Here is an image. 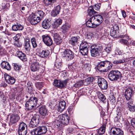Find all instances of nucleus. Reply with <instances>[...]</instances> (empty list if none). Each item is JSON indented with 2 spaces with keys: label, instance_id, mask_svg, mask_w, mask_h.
I'll use <instances>...</instances> for the list:
<instances>
[{
  "label": "nucleus",
  "instance_id": "obj_37",
  "mask_svg": "<svg viewBox=\"0 0 135 135\" xmlns=\"http://www.w3.org/2000/svg\"><path fill=\"white\" fill-rule=\"evenodd\" d=\"M84 80H81L78 81L75 84L74 86L76 88H79L83 84V82Z\"/></svg>",
  "mask_w": 135,
  "mask_h": 135
},
{
  "label": "nucleus",
  "instance_id": "obj_7",
  "mask_svg": "<svg viewBox=\"0 0 135 135\" xmlns=\"http://www.w3.org/2000/svg\"><path fill=\"white\" fill-rule=\"evenodd\" d=\"M18 133L19 135H26L27 133V125L25 123L22 122L20 124Z\"/></svg>",
  "mask_w": 135,
  "mask_h": 135
},
{
  "label": "nucleus",
  "instance_id": "obj_29",
  "mask_svg": "<svg viewBox=\"0 0 135 135\" xmlns=\"http://www.w3.org/2000/svg\"><path fill=\"white\" fill-rule=\"evenodd\" d=\"M79 37V36L73 37L69 41V42L73 46L76 45L77 44L78 41Z\"/></svg>",
  "mask_w": 135,
  "mask_h": 135
},
{
  "label": "nucleus",
  "instance_id": "obj_41",
  "mask_svg": "<svg viewBox=\"0 0 135 135\" xmlns=\"http://www.w3.org/2000/svg\"><path fill=\"white\" fill-rule=\"evenodd\" d=\"M54 2L51 0H44V4L46 6L52 4Z\"/></svg>",
  "mask_w": 135,
  "mask_h": 135
},
{
  "label": "nucleus",
  "instance_id": "obj_32",
  "mask_svg": "<svg viewBox=\"0 0 135 135\" xmlns=\"http://www.w3.org/2000/svg\"><path fill=\"white\" fill-rule=\"evenodd\" d=\"M96 13L97 12L94 11L92 6H90L87 10L88 15L90 16H91Z\"/></svg>",
  "mask_w": 135,
  "mask_h": 135
},
{
  "label": "nucleus",
  "instance_id": "obj_18",
  "mask_svg": "<svg viewBox=\"0 0 135 135\" xmlns=\"http://www.w3.org/2000/svg\"><path fill=\"white\" fill-rule=\"evenodd\" d=\"M20 118L17 114H13L10 116L9 119L11 124H14L18 121Z\"/></svg>",
  "mask_w": 135,
  "mask_h": 135
},
{
  "label": "nucleus",
  "instance_id": "obj_47",
  "mask_svg": "<svg viewBox=\"0 0 135 135\" xmlns=\"http://www.w3.org/2000/svg\"><path fill=\"white\" fill-rule=\"evenodd\" d=\"M44 85V83L42 82H38L36 84V86L37 88L40 89Z\"/></svg>",
  "mask_w": 135,
  "mask_h": 135
},
{
  "label": "nucleus",
  "instance_id": "obj_12",
  "mask_svg": "<svg viewBox=\"0 0 135 135\" xmlns=\"http://www.w3.org/2000/svg\"><path fill=\"white\" fill-rule=\"evenodd\" d=\"M44 43L47 46H50L53 43V41L51 37L47 35H42V36Z\"/></svg>",
  "mask_w": 135,
  "mask_h": 135
},
{
  "label": "nucleus",
  "instance_id": "obj_25",
  "mask_svg": "<svg viewBox=\"0 0 135 135\" xmlns=\"http://www.w3.org/2000/svg\"><path fill=\"white\" fill-rule=\"evenodd\" d=\"M49 54V52L47 50H43L40 53H37V54L42 58L46 57Z\"/></svg>",
  "mask_w": 135,
  "mask_h": 135
},
{
  "label": "nucleus",
  "instance_id": "obj_48",
  "mask_svg": "<svg viewBox=\"0 0 135 135\" xmlns=\"http://www.w3.org/2000/svg\"><path fill=\"white\" fill-rule=\"evenodd\" d=\"M80 47H89V44L86 42L83 41L81 44Z\"/></svg>",
  "mask_w": 135,
  "mask_h": 135
},
{
  "label": "nucleus",
  "instance_id": "obj_53",
  "mask_svg": "<svg viewBox=\"0 0 135 135\" xmlns=\"http://www.w3.org/2000/svg\"><path fill=\"white\" fill-rule=\"evenodd\" d=\"M54 10L57 12V13H59L60 10V7L59 5L55 7Z\"/></svg>",
  "mask_w": 135,
  "mask_h": 135
},
{
  "label": "nucleus",
  "instance_id": "obj_49",
  "mask_svg": "<svg viewBox=\"0 0 135 135\" xmlns=\"http://www.w3.org/2000/svg\"><path fill=\"white\" fill-rule=\"evenodd\" d=\"M110 36L113 38L117 37V35L116 31H111L110 32Z\"/></svg>",
  "mask_w": 135,
  "mask_h": 135
},
{
  "label": "nucleus",
  "instance_id": "obj_36",
  "mask_svg": "<svg viewBox=\"0 0 135 135\" xmlns=\"http://www.w3.org/2000/svg\"><path fill=\"white\" fill-rule=\"evenodd\" d=\"M99 98L103 102H104L106 99V98L104 95L101 93L99 92L98 94Z\"/></svg>",
  "mask_w": 135,
  "mask_h": 135
},
{
  "label": "nucleus",
  "instance_id": "obj_51",
  "mask_svg": "<svg viewBox=\"0 0 135 135\" xmlns=\"http://www.w3.org/2000/svg\"><path fill=\"white\" fill-rule=\"evenodd\" d=\"M54 40L57 45L60 44L62 42L61 37L59 38L58 39H57L55 40Z\"/></svg>",
  "mask_w": 135,
  "mask_h": 135
},
{
  "label": "nucleus",
  "instance_id": "obj_60",
  "mask_svg": "<svg viewBox=\"0 0 135 135\" xmlns=\"http://www.w3.org/2000/svg\"><path fill=\"white\" fill-rule=\"evenodd\" d=\"M131 124L133 127L135 126V118H133L131 120Z\"/></svg>",
  "mask_w": 135,
  "mask_h": 135
},
{
  "label": "nucleus",
  "instance_id": "obj_63",
  "mask_svg": "<svg viewBox=\"0 0 135 135\" xmlns=\"http://www.w3.org/2000/svg\"><path fill=\"white\" fill-rule=\"evenodd\" d=\"M19 35V34H17L13 37V39L15 40V41H19V38L18 37V36Z\"/></svg>",
  "mask_w": 135,
  "mask_h": 135
},
{
  "label": "nucleus",
  "instance_id": "obj_9",
  "mask_svg": "<svg viewBox=\"0 0 135 135\" xmlns=\"http://www.w3.org/2000/svg\"><path fill=\"white\" fill-rule=\"evenodd\" d=\"M98 83L100 87L103 89H106L108 87V84L104 78H100L98 79Z\"/></svg>",
  "mask_w": 135,
  "mask_h": 135
},
{
  "label": "nucleus",
  "instance_id": "obj_44",
  "mask_svg": "<svg viewBox=\"0 0 135 135\" xmlns=\"http://www.w3.org/2000/svg\"><path fill=\"white\" fill-rule=\"evenodd\" d=\"M31 42L33 47H36L37 46V44L36 42V39L34 37H33L31 39Z\"/></svg>",
  "mask_w": 135,
  "mask_h": 135
},
{
  "label": "nucleus",
  "instance_id": "obj_56",
  "mask_svg": "<svg viewBox=\"0 0 135 135\" xmlns=\"http://www.w3.org/2000/svg\"><path fill=\"white\" fill-rule=\"evenodd\" d=\"M14 45L18 47H20L22 45L19 42V41H14Z\"/></svg>",
  "mask_w": 135,
  "mask_h": 135
},
{
  "label": "nucleus",
  "instance_id": "obj_5",
  "mask_svg": "<svg viewBox=\"0 0 135 135\" xmlns=\"http://www.w3.org/2000/svg\"><path fill=\"white\" fill-rule=\"evenodd\" d=\"M122 76L120 72L117 70H113L111 71L108 74L109 79L112 81L117 80Z\"/></svg>",
  "mask_w": 135,
  "mask_h": 135
},
{
  "label": "nucleus",
  "instance_id": "obj_55",
  "mask_svg": "<svg viewBox=\"0 0 135 135\" xmlns=\"http://www.w3.org/2000/svg\"><path fill=\"white\" fill-rule=\"evenodd\" d=\"M101 5L100 3H97L94 5V8L96 10H98L100 9Z\"/></svg>",
  "mask_w": 135,
  "mask_h": 135
},
{
  "label": "nucleus",
  "instance_id": "obj_39",
  "mask_svg": "<svg viewBox=\"0 0 135 135\" xmlns=\"http://www.w3.org/2000/svg\"><path fill=\"white\" fill-rule=\"evenodd\" d=\"M95 78L94 77H89L86 79L85 80V81L88 84H90V83L93 82L95 80Z\"/></svg>",
  "mask_w": 135,
  "mask_h": 135
},
{
  "label": "nucleus",
  "instance_id": "obj_46",
  "mask_svg": "<svg viewBox=\"0 0 135 135\" xmlns=\"http://www.w3.org/2000/svg\"><path fill=\"white\" fill-rule=\"evenodd\" d=\"M110 102L112 104H113L115 102V97L113 95H111L110 96Z\"/></svg>",
  "mask_w": 135,
  "mask_h": 135
},
{
  "label": "nucleus",
  "instance_id": "obj_14",
  "mask_svg": "<svg viewBox=\"0 0 135 135\" xmlns=\"http://www.w3.org/2000/svg\"><path fill=\"white\" fill-rule=\"evenodd\" d=\"M30 23L32 25L36 24L41 21L39 18L35 13L30 16Z\"/></svg>",
  "mask_w": 135,
  "mask_h": 135
},
{
  "label": "nucleus",
  "instance_id": "obj_27",
  "mask_svg": "<svg viewBox=\"0 0 135 135\" xmlns=\"http://www.w3.org/2000/svg\"><path fill=\"white\" fill-rule=\"evenodd\" d=\"M86 25L87 27L90 28H93L97 27L91 18L86 22Z\"/></svg>",
  "mask_w": 135,
  "mask_h": 135
},
{
  "label": "nucleus",
  "instance_id": "obj_30",
  "mask_svg": "<svg viewBox=\"0 0 135 135\" xmlns=\"http://www.w3.org/2000/svg\"><path fill=\"white\" fill-rule=\"evenodd\" d=\"M34 13L37 17L39 18L41 21L45 15V13L41 10L36 11Z\"/></svg>",
  "mask_w": 135,
  "mask_h": 135
},
{
  "label": "nucleus",
  "instance_id": "obj_40",
  "mask_svg": "<svg viewBox=\"0 0 135 135\" xmlns=\"http://www.w3.org/2000/svg\"><path fill=\"white\" fill-rule=\"evenodd\" d=\"M12 65L14 69L16 71L20 70L21 67V66L16 63H13Z\"/></svg>",
  "mask_w": 135,
  "mask_h": 135
},
{
  "label": "nucleus",
  "instance_id": "obj_35",
  "mask_svg": "<svg viewBox=\"0 0 135 135\" xmlns=\"http://www.w3.org/2000/svg\"><path fill=\"white\" fill-rule=\"evenodd\" d=\"M24 48L26 51L27 52L29 51L31 49L30 43L24 44Z\"/></svg>",
  "mask_w": 135,
  "mask_h": 135
},
{
  "label": "nucleus",
  "instance_id": "obj_54",
  "mask_svg": "<svg viewBox=\"0 0 135 135\" xmlns=\"http://www.w3.org/2000/svg\"><path fill=\"white\" fill-rule=\"evenodd\" d=\"M53 36L54 37V40L58 39L60 37L59 35L57 33H53Z\"/></svg>",
  "mask_w": 135,
  "mask_h": 135
},
{
  "label": "nucleus",
  "instance_id": "obj_31",
  "mask_svg": "<svg viewBox=\"0 0 135 135\" xmlns=\"http://www.w3.org/2000/svg\"><path fill=\"white\" fill-rule=\"evenodd\" d=\"M71 25L68 23H66L63 25L61 27L62 31L65 33L71 27Z\"/></svg>",
  "mask_w": 135,
  "mask_h": 135
},
{
  "label": "nucleus",
  "instance_id": "obj_62",
  "mask_svg": "<svg viewBox=\"0 0 135 135\" xmlns=\"http://www.w3.org/2000/svg\"><path fill=\"white\" fill-rule=\"evenodd\" d=\"M30 43V38L28 37L25 39L24 44Z\"/></svg>",
  "mask_w": 135,
  "mask_h": 135
},
{
  "label": "nucleus",
  "instance_id": "obj_57",
  "mask_svg": "<svg viewBox=\"0 0 135 135\" xmlns=\"http://www.w3.org/2000/svg\"><path fill=\"white\" fill-rule=\"evenodd\" d=\"M0 41L1 42H3V44L6 45H7L9 44V42H7L6 40H4L3 38H0Z\"/></svg>",
  "mask_w": 135,
  "mask_h": 135
},
{
  "label": "nucleus",
  "instance_id": "obj_1",
  "mask_svg": "<svg viewBox=\"0 0 135 135\" xmlns=\"http://www.w3.org/2000/svg\"><path fill=\"white\" fill-rule=\"evenodd\" d=\"M112 64L108 61H104L100 62L98 65V70L100 71L107 72L112 68Z\"/></svg>",
  "mask_w": 135,
  "mask_h": 135
},
{
  "label": "nucleus",
  "instance_id": "obj_21",
  "mask_svg": "<svg viewBox=\"0 0 135 135\" xmlns=\"http://www.w3.org/2000/svg\"><path fill=\"white\" fill-rule=\"evenodd\" d=\"M51 25V21L48 19H45L42 23V27L45 29L49 28Z\"/></svg>",
  "mask_w": 135,
  "mask_h": 135
},
{
  "label": "nucleus",
  "instance_id": "obj_19",
  "mask_svg": "<svg viewBox=\"0 0 135 135\" xmlns=\"http://www.w3.org/2000/svg\"><path fill=\"white\" fill-rule=\"evenodd\" d=\"M39 112L42 115L45 116L48 115L47 110L45 105H43L39 108Z\"/></svg>",
  "mask_w": 135,
  "mask_h": 135
},
{
  "label": "nucleus",
  "instance_id": "obj_15",
  "mask_svg": "<svg viewBox=\"0 0 135 135\" xmlns=\"http://www.w3.org/2000/svg\"><path fill=\"white\" fill-rule=\"evenodd\" d=\"M40 64L39 62L36 60L32 61L30 66V68L32 71H35L39 69Z\"/></svg>",
  "mask_w": 135,
  "mask_h": 135
},
{
  "label": "nucleus",
  "instance_id": "obj_23",
  "mask_svg": "<svg viewBox=\"0 0 135 135\" xmlns=\"http://www.w3.org/2000/svg\"><path fill=\"white\" fill-rule=\"evenodd\" d=\"M17 57L20 58L21 60L23 61L27 60V58L25 55L22 51H17L16 52Z\"/></svg>",
  "mask_w": 135,
  "mask_h": 135
},
{
  "label": "nucleus",
  "instance_id": "obj_17",
  "mask_svg": "<svg viewBox=\"0 0 135 135\" xmlns=\"http://www.w3.org/2000/svg\"><path fill=\"white\" fill-rule=\"evenodd\" d=\"M133 90L131 88L127 89L125 91L124 96L126 99L128 100H130L132 95Z\"/></svg>",
  "mask_w": 135,
  "mask_h": 135
},
{
  "label": "nucleus",
  "instance_id": "obj_22",
  "mask_svg": "<svg viewBox=\"0 0 135 135\" xmlns=\"http://www.w3.org/2000/svg\"><path fill=\"white\" fill-rule=\"evenodd\" d=\"M1 66L3 69H5L8 71L11 69V66L9 63L7 61H2L1 64Z\"/></svg>",
  "mask_w": 135,
  "mask_h": 135
},
{
  "label": "nucleus",
  "instance_id": "obj_42",
  "mask_svg": "<svg viewBox=\"0 0 135 135\" xmlns=\"http://www.w3.org/2000/svg\"><path fill=\"white\" fill-rule=\"evenodd\" d=\"M125 61L124 59H119L118 60H115L113 61V63L114 64H117L123 63Z\"/></svg>",
  "mask_w": 135,
  "mask_h": 135
},
{
  "label": "nucleus",
  "instance_id": "obj_28",
  "mask_svg": "<svg viewBox=\"0 0 135 135\" xmlns=\"http://www.w3.org/2000/svg\"><path fill=\"white\" fill-rule=\"evenodd\" d=\"M62 23V20L60 18H58L52 24L53 27L56 28L57 27Z\"/></svg>",
  "mask_w": 135,
  "mask_h": 135
},
{
  "label": "nucleus",
  "instance_id": "obj_43",
  "mask_svg": "<svg viewBox=\"0 0 135 135\" xmlns=\"http://www.w3.org/2000/svg\"><path fill=\"white\" fill-rule=\"evenodd\" d=\"M119 42L121 44L125 45H127L129 44V42L127 40L123 39H120L119 41Z\"/></svg>",
  "mask_w": 135,
  "mask_h": 135
},
{
  "label": "nucleus",
  "instance_id": "obj_13",
  "mask_svg": "<svg viewBox=\"0 0 135 135\" xmlns=\"http://www.w3.org/2000/svg\"><path fill=\"white\" fill-rule=\"evenodd\" d=\"M68 81L66 79L63 81L55 80L53 84L54 86L59 88L64 87L66 86Z\"/></svg>",
  "mask_w": 135,
  "mask_h": 135
},
{
  "label": "nucleus",
  "instance_id": "obj_2",
  "mask_svg": "<svg viewBox=\"0 0 135 135\" xmlns=\"http://www.w3.org/2000/svg\"><path fill=\"white\" fill-rule=\"evenodd\" d=\"M38 99L36 97H30L25 104L26 108L28 110H31L36 105Z\"/></svg>",
  "mask_w": 135,
  "mask_h": 135
},
{
  "label": "nucleus",
  "instance_id": "obj_26",
  "mask_svg": "<svg viewBox=\"0 0 135 135\" xmlns=\"http://www.w3.org/2000/svg\"><path fill=\"white\" fill-rule=\"evenodd\" d=\"M23 27L20 23H17L12 26V30L14 31L18 30H22L23 29Z\"/></svg>",
  "mask_w": 135,
  "mask_h": 135
},
{
  "label": "nucleus",
  "instance_id": "obj_58",
  "mask_svg": "<svg viewBox=\"0 0 135 135\" xmlns=\"http://www.w3.org/2000/svg\"><path fill=\"white\" fill-rule=\"evenodd\" d=\"M117 52L118 53V54L119 55H124L125 54L122 50H120V49H117L116 50Z\"/></svg>",
  "mask_w": 135,
  "mask_h": 135
},
{
  "label": "nucleus",
  "instance_id": "obj_4",
  "mask_svg": "<svg viewBox=\"0 0 135 135\" xmlns=\"http://www.w3.org/2000/svg\"><path fill=\"white\" fill-rule=\"evenodd\" d=\"M47 131L46 126H39L34 129L31 132V135H40L45 134Z\"/></svg>",
  "mask_w": 135,
  "mask_h": 135
},
{
  "label": "nucleus",
  "instance_id": "obj_61",
  "mask_svg": "<svg viewBox=\"0 0 135 135\" xmlns=\"http://www.w3.org/2000/svg\"><path fill=\"white\" fill-rule=\"evenodd\" d=\"M42 78V76L40 74H39L35 77V78L36 80H38L41 79Z\"/></svg>",
  "mask_w": 135,
  "mask_h": 135
},
{
  "label": "nucleus",
  "instance_id": "obj_52",
  "mask_svg": "<svg viewBox=\"0 0 135 135\" xmlns=\"http://www.w3.org/2000/svg\"><path fill=\"white\" fill-rule=\"evenodd\" d=\"M124 125L127 129L129 128L130 126V124L127 120L125 121Z\"/></svg>",
  "mask_w": 135,
  "mask_h": 135
},
{
  "label": "nucleus",
  "instance_id": "obj_50",
  "mask_svg": "<svg viewBox=\"0 0 135 135\" xmlns=\"http://www.w3.org/2000/svg\"><path fill=\"white\" fill-rule=\"evenodd\" d=\"M128 107L129 108V110L131 112H135V105L132 106L131 105H129L128 106Z\"/></svg>",
  "mask_w": 135,
  "mask_h": 135
},
{
  "label": "nucleus",
  "instance_id": "obj_59",
  "mask_svg": "<svg viewBox=\"0 0 135 135\" xmlns=\"http://www.w3.org/2000/svg\"><path fill=\"white\" fill-rule=\"evenodd\" d=\"M59 13H57V12L54 11V9L51 12V15L53 17L56 16Z\"/></svg>",
  "mask_w": 135,
  "mask_h": 135
},
{
  "label": "nucleus",
  "instance_id": "obj_16",
  "mask_svg": "<svg viewBox=\"0 0 135 135\" xmlns=\"http://www.w3.org/2000/svg\"><path fill=\"white\" fill-rule=\"evenodd\" d=\"M63 55L67 58L68 60L72 59L74 57V53L71 50L68 49L65 50Z\"/></svg>",
  "mask_w": 135,
  "mask_h": 135
},
{
  "label": "nucleus",
  "instance_id": "obj_6",
  "mask_svg": "<svg viewBox=\"0 0 135 135\" xmlns=\"http://www.w3.org/2000/svg\"><path fill=\"white\" fill-rule=\"evenodd\" d=\"M40 117L37 115H35L32 118L29 124V127L30 128H33L36 127L39 123Z\"/></svg>",
  "mask_w": 135,
  "mask_h": 135
},
{
  "label": "nucleus",
  "instance_id": "obj_11",
  "mask_svg": "<svg viewBox=\"0 0 135 135\" xmlns=\"http://www.w3.org/2000/svg\"><path fill=\"white\" fill-rule=\"evenodd\" d=\"M110 135H124L123 132L120 128H112L110 130Z\"/></svg>",
  "mask_w": 135,
  "mask_h": 135
},
{
  "label": "nucleus",
  "instance_id": "obj_64",
  "mask_svg": "<svg viewBox=\"0 0 135 135\" xmlns=\"http://www.w3.org/2000/svg\"><path fill=\"white\" fill-rule=\"evenodd\" d=\"M117 116H116L114 118V121H117L120 119V116L118 114H117Z\"/></svg>",
  "mask_w": 135,
  "mask_h": 135
},
{
  "label": "nucleus",
  "instance_id": "obj_8",
  "mask_svg": "<svg viewBox=\"0 0 135 135\" xmlns=\"http://www.w3.org/2000/svg\"><path fill=\"white\" fill-rule=\"evenodd\" d=\"M91 18L97 26L100 25L103 21V17L100 15H94Z\"/></svg>",
  "mask_w": 135,
  "mask_h": 135
},
{
  "label": "nucleus",
  "instance_id": "obj_34",
  "mask_svg": "<svg viewBox=\"0 0 135 135\" xmlns=\"http://www.w3.org/2000/svg\"><path fill=\"white\" fill-rule=\"evenodd\" d=\"M106 125L103 124L98 130V133L99 134H103L105 131Z\"/></svg>",
  "mask_w": 135,
  "mask_h": 135
},
{
  "label": "nucleus",
  "instance_id": "obj_38",
  "mask_svg": "<svg viewBox=\"0 0 135 135\" xmlns=\"http://www.w3.org/2000/svg\"><path fill=\"white\" fill-rule=\"evenodd\" d=\"M80 52L82 55H86L88 53V49H80Z\"/></svg>",
  "mask_w": 135,
  "mask_h": 135
},
{
  "label": "nucleus",
  "instance_id": "obj_45",
  "mask_svg": "<svg viewBox=\"0 0 135 135\" xmlns=\"http://www.w3.org/2000/svg\"><path fill=\"white\" fill-rule=\"evenodd\" d=\"M91 65L89 64H84V68L87 71H90L91 69Z\"/></svg>",
  "mask_w": 135,
  "mask_h": 135
},
{
  "label": "nucleus",
  "instance_id": "obj_20",
  "mask_svg": "<svg viewBox=\"0 0 135 135\" xmlns=\"http://www.w3.org/2000/svg\"><path fill=\"white\" fill-rule=\"evenodd\" d=\"M5 79L6 81L9 84H12L15 82V79L14 78L8 75L5 76Z\"/></svg>",
  "mask_w": 135,
  "mask_h": 135
},
{
  "label": "nucleus",
  "instance_id": "obj_10",
  "mask_svg": "<svg viewBox=\"0 0 135 135\" xmlns=\"http://www.w3.org/2000/svg\"><path fill=\"white\" fill-rule=\"evenodd\" d=\"M58 118L60 119L62 124L67 125L69 123L70 118L67 114H61L59 116Z\"/></svg>",
  "mask_w": 135,
  "mask_h": 135
},
{
  "label": "nucleus",
  "instance_id": "obj_3",
  "mask_svg": "<svg viewBox=\"0 0 135 135\" xmlns=\"http://www.w3.org/2000/svg\"><path fill=\"white\" fill-rule=\"evenodd\" d=\"M91 55L92 57H96L99 55L100 51L103 49L102 47L98 45L94 44L91 46L90 48Z\"/></svg>",
  "mask_w": 135,
  "mask_h": 135
},
{
  "label": "nucleus",
  "instance_id": "obj_24",
  "mask_svg": "<svg viewBox=\"0 0 135 135\" xmlns=\"http://www.w3.org/2000/svg\"><path fill=\"white\" fill-rule=\"evenodd\" d=\"M66 103L64 101L60 102L59 103L58 111L61 112L65 108Z\"/></svg>",
  "mask_w": 135,
  "mask_h": 135
},
{
  "label": "nucleus",
  "instance_id": "obj_33",
  "mask_svg": "<svg viewBox=\"0 0 135 135\" xmlns=\"http://www.w3.org/2000/svg\"><path fill=\"white\" fill-rule=\"evenodd\" d=\"M56 128H58L60 127V126H62L61 122L60 120V119L59 118H58L56 119L53 122Z\"/></svg>",
  "mask_w": 135,
  "mask_h": 135
}]
</instances>
